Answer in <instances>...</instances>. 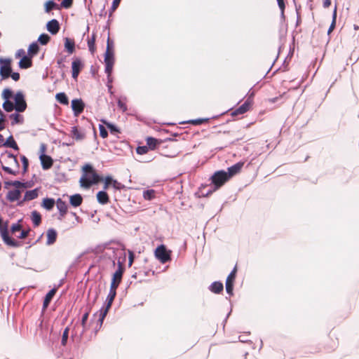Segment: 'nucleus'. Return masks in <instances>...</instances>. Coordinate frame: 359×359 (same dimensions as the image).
<instances>
[{"mask_svg": "<svg viewBox=\"0 0 359 359\" xmlns=\"http://www.w3.org/2000/svg\"><path fill=\"white\" fill-rule=\"evenodd\" d=\"M103 181V177L99 175L90 164H86L83 167L82 175L79 182L81 187L90 188L92 185Z\"/></svg>", "mask_w": 359, "mask_h": 359, "instance_id": "obj_1", "label": "nucleus"}, {"mask_svg": "<svg viewBox=\"0 0 359 359\" xmlns=\"http://www.w3.org/2000/svg\"><path fill=\"white\" fill-rule=\"evenodd\" d=\"M89 313L90 309H86V311L83 313L81 320V325L82 326L81 328L79 325L78 322L74 325V326L72 328L71 338L72 340L76 344H79L81 341L83 334L86 330V325L89 316Z\"/></svg>", "mask_w": 359, "mask_h": 359, "instance_id": "obj_2", "label": "nucleus"}, {"mask_svg": "<svg viewBox=\"0 0 359 359\" xmlns=\"http://www.w3.org/2000/svg\"><path fill=\"white\" fill-rule=\"evenodd\" d=\"M107 243L104 245V248H107L109 252H105L103 256L108 257L111 262L112 266H116V261H120L121 262L125 263L126 261V252L125 248L118 249L116 248L109 247Z\"/></svg>", "mask_w": 359, "mask_h": 359, "instance_id": "obj_3", "label": "nucleus"}, {"mask_svg": "<svg viewBox=\"0 0 359 359\" xmlns=\"http://www.w3.org/2000/svg\"><path fill=\"white\" fill-rule=\"evenodd\" d=\"M116 296V292L109 291L108 295L104 303L103 306L99 310V318L97 320V325H99V328L101 327L104 319L106 317L109 309L111 308L112 303Z\"/></svg>", "mask_w": 359, "mask_h": 359, "instance_id": "obj_4", "label": "nucleus"}, {"mask_svg": "<svg viewBox=\"0 0 359 359\" xmlns=\"http://www.w3.org/2000/svg\"><path fill=\"white\" fill-rule=\"evenodd\" d=\"M229 180L225 170H219L215 172L210 177L211 185L213 186V191L218 190Z\"/></svg>", "mask_w": 359, "mask_h": 359, "instance_id": "obj_5", "label": "nucleus"}, {"mask_svg": "<svg viewBox=\"0 0 359 359\" xmlns=\"http://www.w3.org/2000/svg\"><path fill=\"white\" fill-rule=\"evenodd\" d=\"M0 233L3 241L8 246L13 248H18L22 245V243L9 236L8 233V222L6 221L4 224L0 226Z\"/></svg>", "mask_w": 359, "mask_h": 359, "instance_id": "obj_6", "label": "nucleus"}, {"mask_svg": "<svg viewBox=\"0 0 359 359\" xmlns=\"http://www.w3.org/2000/svg\"><path fill=\"white\" fill-rule=\"evenodd\" d=\"M171 250H168L163 244L158 245L154 251L156 258L162 264L171 261Z\"/></svg>", "mask_w": 359, "mask_h": 359, "instance_id": "obj_7", "label": "nucleus"}, {"mask_svg": "<svg viewBox=\"0 0 359 359\" xmlns=\"http://www.w3.org/2000/svg\"><path fill=\"white\" fill-rule=\"evenodd\" d=\"M12 72L11 60L10 58L0 57V76L1 80L7 79L10 77Z\"/></svg>", "mask_w": 359, "mask_h": 359, "instance_id": "obj_8", "label": "nucleus"}, {"mask_svg": "<svg viewBox=\"0 0 359 359\" xmlns=\"http://www.w3.org/2000/svg\"><path fill=\"white\" fill-rule=\"evenodd\" d=\"M15 111L18 113L25 111L27 109V102L25 95L22 91H18L14 95Z\"/></svg>", "mask_w": 359, "mask_h": 359, "instance_id": "obj_9", "label": "nucleus"}, {"mask_svg": "<svg viewBox=\"0 0 359 359\" xmlns=\"http://www.w3.org/2000/svg\"><path fill=\"white\" fill-rule=\"evenodd\" d=\"M237 269L236 266H234L233 270L231 271V273L228 275L226 283H225V287H226V292L229 296H232L233 294V283L236 278V274Z\"/></svg>", "mask_w": 359, "mask_h": 359, "instance_id": "obj_10", "label": "nucleus"}, {"mask_svg": "<svg viewBox=\"0 0 359 359\" xmlns=\"http://www.w3.org/2000/svg\"><path fill=\"white\" fill-rule=\"evenodd\" d=\"M175 140L172 137H167L165 140L157 139L153 137H148L147 138V145L149 149L154 150L159 148L160 144H161L165 141H174Z\"/></svg>", "mask_w": 359, "mask_h": 359, "instance_id": "obj_11", "label": "nucleus"}, {"mask_svg": "<svg viewBox=\"0 0 359 359\" xmlns=\"http://www.w3.org/2000/svg\"><path fill=\"white\" fill-rule=\"evenodd\" d=\"M71 107L74 116H78L83 111L85 104L81 99H74L72 100Z\"/></svg>", "mask_w": 359, "mask_h": 359, "instance_id": "obj_12", "label": "nucleus"}, {"mask_svg": "<svg viewBox=\"0 0 359 359\" xmlns=\"http://www.w3.org/2000/svg\"><path fill=\"white\" fill-rule=\"evenodd\" d=\"M114 41L108 36L104 60H114Z\"/></svg>", "mask_w": 359, "mask_h": 359, "instance_id": "obj_13", "label": "nucleus"}, {"mask_svg": "<svg viewBox=\"0 0 359 359\" xmlns=\"http://www.w3.org/2000/svg\"><path fill=\"white\" fill-rule=\"evenodd\" d=\"M83 67V64L79 58L75 59L72 62V78L76 79L79 76L80 72Z\"/></svg>", "mask_w": 359, "mask_h": 359, "instance_id": "obj_14", "label": "nucleus"}, {"mask_svg": "<svg viewBox=\"0 0 359 359\" xmlns=\"http://www.w3.org/2000/svg\"><path fill=\"white\" fill-rule=\"evenodd\" d=\"M39 159L43 170H48L53 166V161L50 156L46 155V154H40Z\"/></svg>", "mask_w": 359, "mask_h": 359, "instance_id": "obj_15", "label": "nucleus"}, {"mask_svg": "<svg viewBox=\"0 0 359 359\" xmlns=\"http://www.w3.org/2000/svg\"><path fill=\"white\" fill-rule=\"evenodd\" d=\"M60 28V23L56 19H52L46 24V29L52 35L57 34Z\"/></svg>", "mask_w": 359, "mask_h": 359, "instance_id": "obj_16", "label": "nucleus"}, {"mask_svg": "<svg viewBox=\"0 0 359 359\" xmlns=\"http://www.w3.org/2000/svg\"><path fill=\"white\" fill-rule=\"evenodd\" d=\"M244 165L243 162L239 161L234 165L230 166L228 168V171H226V173L227 174L229 179L232 177L233 176L236 175V174L239 173L241 170L242 169L243 166Z\"/></svg>", "mask_w": 359, "mask_h": 359, "instance_id": "obj_17", "label": "nucleus"}, {"mask_svg": "<svg viewBox=\"0 0 359 359\" xmlns=\"http://www.w3.org/2000/svg\"><path fill=\"white\" fill-rule=\"evenodd\" d=\"M287 25H280V29H279V41H280V44L278 47V54L280 53L281 48H283L284 41L285 40L286 34H287Z\"/></svg>", "mask_w": 359, "mask_h": 359, "instance_id": "obj_18", "label": "nucleus"}, {"mask_svg": "<svg viewBox=\"0 0 359 359\" xmlns=\"http://www.w3.org/2000/svg\"><path fill=\"white\" fill-rule=\"evenodd\" d=\"M46 236H47L46 245H51L55 243V241L57 240V233L55 229L50 228L47 230Z\"/></svg>", "mask_w": 359, "mask_h": 359, "instance_id": "obj_19", "label": "nucleus"}, {"mask_svg": "<svg viewBox=\"0 0 359 359\" xmlns=\"http://www.w3.org/2000/svg\"><path fill=\"white\" fill-rule=\"evenodd\" d=\"M208 289L215 294H220L223 292L224 285L220 281H214L209 285Z\"/></svg>", "mask_w": 359, "mask_h": 359, "instance_id": "obj_20", "label": "nucleus"}, {"mask_svg": "<svg viewBox=\"0 0 359 359\" xmlns=\"http://www.w3.org/2000/svg\"><path fill=\"white\" fill-rule=\"evenodd\" d=\"M21 196V191L20 189L10 190L7 195L6 199L10 202H14L18 201Z\"/></svg>", "mask_w": 359, "mask_h": 359, "instance_id": "obj_21", "label": "nucleus"}, {"mask_svg": "<svg viewBox=\"0 0 359 359\" xmlns=\"http://www.w3.org/2000/svg\"><path fill=\"white\" fill-rule=\"evenodd\" d=\"M83 202L82 196L80 194H75L70 196L69 203L72 206L77 208L81 205Z\"/></svg>", "mask_w": 359, "mask_h": 359, "instance_id": "obj_22", "label": "nucleus"}, {"mask_svg": "<svg viewBox=\"0 0 359 359\" xmlns=\"http://www.w3.org/2000/svg\"><path fill=\"white\" fill-rule=\"evenodd\" d=\"M56 291L57 288H53L46 294L43 302V310H45L48 306Z\"/></svg>", "mask_w": 359, "mask_h": 359, "instance_id": "obj_23", "label": "nucleus"}, {"mask_svg": "<svg viewBox=\"0 0 359 359\" xmlns=\"http://www.w3.org/2000/svg\"><path fill=\"white\" fill-rule=\"evenodd\" d=\"M56 205L59 211L60 218L64 217L67 211V206L65 201H62L61 198H58L56 201Z\"/></svg>", "mask_w": 359, "mask_h": 359, "instance_id": "obj_24", "label": "nucleus"}, {"mask_svg": "<svg viewBox=\"0 0 359 359\" xmlns=\"http://www.w3.org/2000/svg\"><path fill=\"white\" fill-rule=\"evenodd\" d=\"M249 108V104L247 102H245L243 104H242L238 108L232 111L231 113V116L233 117L237 115L243 114L244 113L248 111Z\"/></svg>", "mask_w": 359, "mask_h": 359, "instance_id": "obj_25", "label": "nucleus"}, {"mask_svg": "<svg viewBox=\"0 0 359 359\" xmlns=\"http://www.w3.org/2000/svg\"><path fill=\"white\" fill-rule=\"evenodd\" d=\"M39 188H35L32 190L27 191L24 195V201H32L36 198L39 196Z\"/></svg>", "mask_w": 359, "mask_h": 359, "instance_id": "obj_26", "label": "nucleus"}, {"mask_svg": "<svg viewBox=\"0 0 359 359\" xmlns=\"http://www.w3.org/2000/svg\"><path fill=\"white\" fill-rule=\"evenodd\" d=\"M97 200L99 203L105 205L109 202V196L106 191L102 190L97 193Z\"/></svg>", "mask_w": 359, "mask_h": 359, "instance_id": "obj_27", "label": "nucleus"}, {"mask_svg": "<svg viewBox=\"0 0 359 359\" xmlns=\"http://www.w3.org/2000/svg\"><path fill=\"white\" fill-rule=\"evenodd\" d=\"M32 65V57L29 56H25L21 58L18 62V66L20 69H28Z\"/></svg>", "mask_w": 359, "mask_h": 359, "instance_id": "obj_28", "label": "nucleus"}, {"mask_svg": "<svg viewBox=\"0 0 359 359\" xmlns=\"http://www.w3.org/2000/svg\"><path fill=\"white\" fill-rule=\"evenodd\" d=\"M65 48L69 54L73 53L75 50V42L74 39L66 37L65 39Z\"/></svg>", "mask_w": 359, "mask_h": 359, "instance_id": "obj_29", "label": "nucleus"}, {"mask_svg": "<svg viewBox=\"0 0 359 359\" xmlns=\"http://www.w3.org/2000/svg\"><path fill=\"white\" fill-rule=\"evenodd\" d=\"M3 146L11 148V149H14L15 151H18L19 150V147H18L16 142L15 141L13 135H10L6 140V141L3 144Z\"/></svg>", "mask_w": 359, "mask_h": 359, "instance_id": "obj_30", "label": "nucleus"}, {"mask_svg": "<svg viewBox=\"0 0 359 359\" xmlns=\"http://www.w3.org/2000/svg\"><path fill=\"white\" fill-rule=\"evenodd\" d=\"M39 50V46L36 41L32 42L28 47L27 54L28 56L32 58L36 55Z\"/></svg>", "mask_w": 359, "mask_h": 359, "instance_id": "obj_31", "label": "nucleus"}, {"mask_svg": "<svg viewBox=\"0 0 359 359\" xmlns=\"http://www.w3.org/2000/svg\"><path fill=\"white\" fill-rule=\"evenodd\" d=\"M217 118V116H214L211 118H196V119H191L187 121L181 122V123H191L194 126L201 125L202 123L208 122L211 118Z\"/></svg>", "mask_w": 359, "mask_h": 359, "instance_id": "obj_32", "label": "nucleus"}, {"mask_svg": "<svg viewBox=\"0 0 359 359\" xmlns=\"http://www.w3.org/2000/svg\"><path fill=\"white\" fill-rule=\"evenodd\" d=\"M31 219L34 227L39 226V224L41 223V215L36 210L32 212Z\"/></svg>", "mask_w": 359, "mask_h": 359, "instance_id": "obj_33", "label": "nucleus"}, {"mask_svg": "<svg viewBox=\"0 0 359 359\" xmlns=\"http://www.w3.org/2000/svg\"><path fill=\"white\" fill-rule=\"evenodd\" d=\"M9 118L11 119L12 126L23 123V117L20 116L17 111L10 114Z\"/></svg>", "mask_w": 359, "mask_h": 359, "instance_id": "obj_34", "label": "nucleus"}, {"mask_svg": "<svg viewBox=\"0 0 359 359\" xmlns=\"http://www.w3.org/2000/svg\"><path fill=\"white\" fill-rule=\"evenodd\" d=\"M53 9H57V10L60 9V5L56 4L53 0H49V1H46L45 4V12L50 13Z\"/></svg>", "mask_w": 359, "mask_h": 359, "instance_id": "obj_35", "label": "nucleus"}, {"mask_svg": "<svg viewBox=\"0 0 359 359\" xmlns=\"http://www.w3.org/2000/svg\"><path fill=\"white\" fill-rule=\"evenodd\" d=\"M55 99L59 103L63 105H67L69 104L68 97L63 92L57 93L55 95Z\"/></svg>", "mask_w": 359, "mask_h": 359, "instance_id": "obj_36", "label": "nucleus"}, {"mask_svg": "<svg viewBox=\"0 0 359 359\" xmlns=\"http://www.w3.org/2000/svg\"><path fill=\"white\" fill-rule=\"evenodd\" d=\"M55 200L52 198H46L43 200L42 207L47 210L53 209L55 205Z\"/></svg>", "mask_w": 359, "mask_h": 359, "instance_id": "obj_37", "label": "nucleus"}, {"mask_svg": "<svg viewBox=\"0 0 359 359\" xmlns=\"http://www.w3.org/2000/svg\"><path fill=\"white\" fill-rule=\"evenodd\" d=\"M71 133L73 138L76 140H81L85 137V134L79 132L76 126L72 128Z\"/></svg>", "mask_w": 359, "mask_h": 359, "instance_id": "obj_38", "label": "nucleus"}, {"mask_svg": "<svg viewBox=\"0 0 359 359\" xmlns=\"http://www.w3.org/2000/svg\"><path fill=\"white\" fill-rule=\"evenodd\" d=\"M102 121L107 126V128L109 129L111 134L116 135L121 132L120 129L114 123L107 122L106 121Z\"/></svg>", "mask_w": 359, "mask_h": 359, "instance_id": "obj_39", "label": "nucleus"}, {"mask_svg": "<svg viewBox=\"0 0 359 359\" xmlns=\"http://www.w3.org/2000/svg\"><path fill=\"white\" fill-rule=\"evenodd\" d=\"M2 107L3 109L7 112H11L14 109L15 110V104L10 100H4Z\"/></svg>", "mask_w": 359, "mask_h": 359, "instance_id": "obj_40", "label": "nucleus"}, {"mask_svg": "<svg viewBox=\"0 0 359 359\" xmlns=\"http://www.w3.org/2000/svg\"><path fill=\"white\" fill-rule=\"evenodd\" d=\"M156 191L154 189H147L143 191V198L147 201H151L155 198Z\"/></svg>", "mask_w": 359, "mask_h": 359, "instance_id": "obj_41", "label": "nucleus"}, {"mask_svg": "<svg viewBox=\"0 0 359 359\" xmlns=\"http://www.w3.org/2000/svg\"><path fill=\"white\" fill-rule=\"evenodd\" d=\"M50 40V37L48 34L43 33L39 35L37 43H39L41 45L45 46L46 45Z\"/></svg>", "mask_w": 359, "mask_h": 359, "instance_id": "obj_42", "label": "nucleus"}, {"mask_svg": "<svg viewBox=\"0 0 359 359\" xmlns=\"http://www.w3.org/2000/svg\"><path fill=\"white\" fill-rule=\"evenodd\" d=\"M126 97H121L118 98L117 100V105L119 107V109L122 110L123 112L126 111L128 109L127 105L126 104Z\"/></svg>", "mask_w": 359, "mask_h": 359, "instance_id": "obj_43", "label": "nucleus"}, {"mask_svg": "<svg viewBox=\"0 0 359 359\" xmlns=\"http://www.w3.org/2000/svg\"><path fill=\"white\" fill-rule=\"evenodd\" d=\"M105 65L104 72L107 75L111 74L114 60H104Z\"/></svg>", "mask_w": 359, "mask_h": 359, "instance_id": "obj_44", "label": "nucleus"}, {"mask_svg": "<svg viewBox=\"0 0 359 359\" xmlns=\"http://www.w3.org/2000/svg\"><path fill=\"white\" fill-rule=\"evenodd\" d=\"M95 34L93 33L92 34L91 38L90 39H88V50L91 53V54H94V53L95 51Z\"/></svg>", "mask_w": 359, "mask_h": 359, "instance_id": "obj_45", "label": "nucleus"}, {"mask_svg": "<svg viewBox=\"0 0 359 359\" xmlns=\"http://www.w3.org/2000/svg\"><path fill=\"white\" fill-rule=\"evenodd\" d=\"M1 96L4 100H10L13 97H14L13 90L8 88H6L3 90Z\"/></svg>", "mask_w": 359, "mask_h": 359, "instance_id": "obj_46", "label": "nucleus"}, {"mask_svg": "<svg viewBox=\"0 0 359 359\" xmlns=\"http://www.w3.org/2000/svg\"><path fill=\"white\" fill-rule=\"evenodd\" d=\"M22 219H19L16 223H13L11 226V232L13 234L17 231H20L22 229V226L21 225Z\"/></svg>", "mask_w": 359, "mask_h": 359, "instance_id": "obj_47", "label": "nucleus"}, {"mask_svg": "<svg viewBox=\"0 0 359 359\" xmlns=\"http://www.w3.org/2000/svg\"><path fill=\"white\" fill-rule=\"evenodd\" d=\"M69 327H67L62 332L61 344L64 346H66L67 344V341H68V338H69Z\"/></svg>", "mask_w": 359, "mask_h": 359, "instance_id": "obj_48", "label": "nucleus"}, {"mask_svg": "<svg viewBox=\"0 0 359 359\" xmlns=\"http://www.w3.org/2000/svg\"><path fill=\"white\" fill-rule=\"evenodd\" d=\"M20 160L22 163V172L25 173L28 170L29 161H28L27 158L24 155L20 156Z\"/></svg>", "mask_w": 359, "mask_h": 359, "instance_id": "obj_49", "label": "nucleus"}, {"mask_svg": "<svg viewBox=\"0 0 359 359\" xmlns=\"http://www.w3.org/2000/svg\"><path fill=\"white\" fill-rule=\"evenodd\" d=\"M121 0H113L111 8L109 11V18H110L114 11L118 7Z\"/></svg>", "mask_w": 359, "mask_h": 359, "instance_id": "obj_50", "label": "nucleus"}, {"mask_svg": "<svg viewBox=\"0 0 359 359\" xmlns=\"http://www.w3.org/2000/svg\"><path fill=\"white\" fill-rule=\"evenodd\" d=\"M112 187L116 190H121L125 188V185L118 182L116 180H114L111 184Z\"/></svg>", "mask_w": 359, "mask_h": 359, "instance_id": "obj_51", "label": "nucleus"}, {"mask_svg": "<svg viewBox=\"0 0 359 359\" xmlns=\"http://www.w3.org/2000/svg\"><path fill=\"white\" fill-rule=\"evenodd\" d=\"M148 151H149V148H148L147 145L138 146L136 148L137 154H141V155L147 154L148 152Z\"/></svg>", "mask_w": 359, "mask_h": 359, "instance_id": "obj_52", "label": "nucleus"}, {"mask_svg": "<svg viewBox=\"0 0 359 359\" xmlns=\"http://www.w3.org/2000/svg\"><path fill=\"white\" fill-rule=\"evenodd\" d=\"M99 130H100V135L102 138H106L108 136V132L106 129V128L102 125H99Z\"/></svg>", "mask_w": 359, "mask_h": 359, "instance_id": "obj_53", "label": "nucleus"}, {"mask_svg": "<svg viewBox=\"0 0 359 359\" xmlns=\"http://www.w3.org/2000/svg\"><path fill=\"white\" fill-rule=\"evenodd\" d=\"M73 4V0H62L61 4H60V8H69L70 7H72Z\"/></svg>", "mask_w": 359, "mask_h": 359, "instance_id": "obj_54", "label": "nucleus"}, {"mask_svg": "<svg viewBox=\"0 0 359 359\" xmlns=\"http://www.w3.org/2000/svg\"><path fill=\"white\" fill-rule=\"evenodd\" d=\"M31 231L30 228H28L27 229H21L20 235L17 236V237L20 239H24L26 237L29 236V233Z\"/></svg>", "mask_w": 359, "mask_h": 359, "instance_id": "obj_55", "label": "nucleus"}, {"mask_svg": "<svg viewBox=\"0 0 359 359\" xmlns=\"http://www.w3.org/2000/svg\"><path fill=\"white\" fill-rule=\"evenodd\" d=\"M123 278V274L120 273L119 272L114 271L112 274L111 280L118 282L121 283Z\"/></svg>", "mask_w": 359, "mask_h": 359, "instance_id": "obj_56", "label": "nucleus"}, {"mask_svg": "<svg viewBox=\"0 0 359 359\" xmlns=\"http://www.w3.org/2000/svg\"><path fill=\"white\" fill-rule=\"evenodd\" d=\"M1 169L4 171H5L6 173L13 175H16L18 172V171H15V170H12L10 167H8V166H6L4 165H1Z\"/></svg>", "mask_w": 359, "mask_h": 359, "instance_id": "obj_57", "label": "nucleus"}, {"mask_svg": "<svg viewBox=\"0 0 359 359\" xmlns=\"http://www.w3.org/2000/svg\"><path fill=\"white\" fill-rule=\"evenodd\" d=\"M128 266L130 267L134 262L135 253L130 250H128Z\"/></svg>", "mask_w": 359, "mask_h": 359, "instance_id": "obj_58", "label": "nucleus"}, {"mask_svg": "<svg viewBox=\"0 0 359 359\" xmlns=\"http://www.w3.org/2000/svg\"><path fill=\"white\" fill-rule=\"evenodd\" d=\"M120 283L111 280L109 291L116 292V289L119 286Z\"/></svg>", "mask_w": 359, "mask_h": 359, "instance_id": "obj_59", "label": "nucleus"}, {"mask_svg": "<svg viewBox=\"0 0 359 359\" xmlns=\"http://www.w3.org/2000/svg\"><path fill=\"white\" fill-rule=\"evenodd\" d=\"M25 56H28V54L26 55L25 50L22 48L18 50V51L15 53V57H17V58H18V57L24 58Z\"/></svg>", "mask_w": 359, "mask_h": 359, "instance_id": "obj_60", "label": "nucleus"}, {"mask_svg": "<svg viewBox=\"0 0 359 359\" xmlns=\"http://www.w3.org/2000/svg\"><path fill=\"white\" fill-rule=\"evenodd\" d=\"M280 11V25H284L285 21V8H279Z\"/></svg>", "mask_w": 359, "mask_h": 359, "instance_id": "obj_61", "label": "nucleus"}, {"mask_svg": "<svg viewBox=\"0 0 359 359\" xmlns=\"http://www.w3.org/2000/svg\"><path fill=\"white\" fill-rule=\"evenodd\" d=\"M22 182L19 180H15L13 181V187H15V189H20V188H22Z\"/></svg>", "mask_w": 359, "mask_h": 359, "instance_id": "obj_62", "label": "nucleus"}, {"mask_svg": "<svg viewBox=\"0 0 359 359\" xmlns=\"http://www.w3.org/2000/svg\"><path fill=\"white\" fill-rule=\"evenodd\" d=\"M10 77H11L15 81H18L20 79V74L18 72H11Z\"/></svg>", "mask_w": 359, "mask_h": 359, "instance_id": "obj_63", "label": "nucleus"}, {"mask_svg": "<svg viewBox=\"0 0 359 359\" xmlns=\"http://www.w3.org/2000/svg\"><path fill=\"white\" fill-rule=\"evenodd\" d=\"M33 185V182L32 181L30 182H22V188L23 189H27L32 187Z\"/></svg>", "mask_w": 359, "mask_h": 359, "instance_id": "obj_64", "label": "nucleus"}]
</instances>
